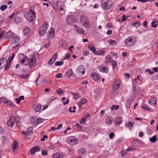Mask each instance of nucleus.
<instances>
[{"instance_id":"nucleus-57","label":"nucleus","mask_w":158,"mask_h":158,"mask_svg":"<svg viewBox=\"0 0 158 158\" xmlns=\"http://www.w3.org/2000/svg\"><path fill=\"white\" fill-rule=\"evenodd\" d=\"M151 25L153 27H156L157 26V24L156 21H153L151 23Z\"/></svg>"},{"instance_id":"nucleus-38","label":"nucleus","mask_w":158,"mask_h":158,"mask_svg":"<svg viewBox=\"0 0 158 158\" xmlns=\"http://www.w3.org/2000/svg\"><path fill=\"white\" fill-rule=\"evenodd\" d=\"M83 26L86 28H89L90 26L89 21L82 24Z\"/></svg>"},{"instance_id":"nucleus-21","label":"nucleus","mask_w":158,"mask_h":158,"mask_svg":"<svg viewBox=\"0 0 158 158\" xmlns=\"http://www.w3.org/2000/svg\"><path fill=\"white\" fill-rule=\"evenodd\" d=\"M12 151L14 152H15L18 146V142L15 140L14 141L12 144Z\"/></svg>"},{"instance_id":"nucleus-13","label":"nucleus","mask_w":158,"mask_h":158,"mask_svg":"<svg viewBox=\"0 0 158 158\" xmlns=\"http://www.w3.org/2000/svg\"><path fill=\"white\" fill-rule=\"evenodd\" d=\"M48 33L49 34L48 38L49 39L53 38L55 35V31L54 29L53 28H51L48 32Z\"/></svg>"},{"instance_id":"nucleus-33","label":"nucleus","mask_w":158,"mask_h":158,"mask_svg":"<svg viewBox=\"0 0 158 158\" xmlns=\"http://www.w3.org/2000/svg\"><path fill=\"white\" fill-rule=\"evenodd\" d=\"M105 51L104 50H99L98 51H96L95 54L97 55H101L103 56L105 53Z\"/></svg>"},{"instance_id":"nucleus-6","label":"nucleus","mask_w":158,"mask_h":158,"mask_svg":"<svg viewBox=\"0 0 158 158\" xmlns=\"http://www.w3.org/2000/svg\"><path fill=\"white\" fill-rule=\"evenodd\" d=\"M23 15L25 19L29 22H31L33 20V16L30 12L25 11L23 13Z\"/></svg>"},{"instance_id":"nucleus-29","label":"nucleus","mask_w":158,"mask_h":158,"mask_svg":"<svg viewBox=\"0 0 158 158\" xmlns=\"http://www.w3.org/2000/svg\"><path fill=\"white\" fill-rule=\"evenodd\" d=\"M90 114H89L85 116H84L80 120V123L81 124H84L85 121V120L87 119L90 116Z\"/></svg>"},{"instance_id":"nucleus-47","label":"nucleus","mask_w":158,"mask_h":158,"mask_svg":"<svg viewBox=\"0 0 158 158\" xmlns=\"http://www.w3.org/2000/svg\"><path fill=\"white\" fill-rule=\"evenodd\" d=\"M30 29L28 27H26L24 30L23 32L24 35H27V33L30 31Z\"/></svg>"},{"instance_id":"nucleus-9","label":"nucleus","mask_w":158,"mask_h":158,"mask_svg":"<svg viewBox=\"0 0 158 158\" xmlns=\"http://www.w3.org/2000/svg\"><path fill=\"white\" fill-rule=\"evenodd\" d=\"M32 124L34 125H37L42 122V119L41 118H33L31 119Z\"/></svg>"},{"instance_id":"nucleus-55","label":"nucleus","mask_w":158,"mask_h":158,"mask_svg":"<svg viewBox=\"0 0 158 158\" xmlns=\"http://www.w3.org/2000/svg\"><path fill=\"white\" fill-rule=\"evenodd\" d=\"M58 56V54L57 53H55L53 56L52 58L55 61L57 59Z\"/></svg>"},{"instance_id":"nucleus-4","label":"nucleus","mask_w":158,"mask_h":158,"mask_svg":"<svg viewBox=\"0 0 158 158\" xmlns=\"http://www.w3.org/2000/svg\"><path fill=\"white\" fill-rule=\"evenodd\" d=\"M67 141L70 144L74 145L78 143V139L75 137L71 136L67 138Z\"/></svg>"},{"instance_id":"nucleus-45","label":"nucleus","mask_w":158,"mask_h":158,"mask_svg":"<svg viewBox=\"0 0 158 158\" xmlns=\"http://www.w3.org/2000/svg\"><path fill=\"white\" fill-rule=\"evenodd\" d=\"M119 106L118 105H112L111 107V109L112 110H116L119 108Z\"/></svg>"},{"instance_id":"nucleus-59","label":"nucleus","mask_w":158,"mask_h":158,"mask_svg":"<svg viewBox=\"0 0 158 158\" xmlns=\"http://www.w3.org/2000/svg\"><path fill=\"white\" fill-rule=\"evenodd\" d=\"M135 149V148L134 147H128L127 148V150H126V151H131L132 150H134Z\"/></svg>"},{"instance_id":"nucleus-44","label":"nucleus","mask_w":158,"mask_h":158,"mask_svg":"<svg viewBox=\"0 0 158 158\" xmlns=\"http://www.w3.org/2000/svg\"><path fill=\"white\" fill-rule=\"evenodd\" d=\"M6 104L8 105H10L13 107H14L15 106V105L11 101H8Z\"/></svg>"},{"instance_id":"nucleus-52","label":"nucleus","mask_w":158,"mask_h":158,"mask_svg":"<svg viewBox=\"0 0 158 158\" xmlns=\"http://www.w3.org/2000/svg\"><path fill=\"white\" fill-rule=\"evenodd\" d=\"M73 95L74 98L76 100L80 97V96L77 93H73Z\"/></svg>"},{"instance_id":"nucleus-7","label":"nucleus","mask_w":158,"mask_h":158,"mask_svg":"<svg viewBox=\"0 0 158 158\" xmlns=\"http://www.w3.org/2000/svg\"><path fill=\"white\" fill-rule=\"evenodd\" d=\"M85 69L83 66L82 65L79 66L77 69V73L79 76H81L83 75L85 73Z\"/></svg>"},{"instance_id":"nucleus-31","label":"nucleus","mask_w":158,"mask_h":158,"mask_svg":"<svg viewBox=\"0 0 158 158\" xmlns=\"http://www.w3.org/2000/svg\"><path fill=\"white\" fill-rule=\"evenodd\" d=\"M59 45L60 47L64 48L65 47L66 42L64 40H61L60 41Z\"/></svg>"},{"instance_id":"nucleus-56","label":"nucleus","mask_w":158,"mask_h":158,"mask_svg":"<svg viewBox=\"0 0 158 158\" xmlns=\"http://www.w3.org/2000/svg\"><path fill=\"white\" fill-rule=\"evenodd\" d=\"M106 122L108 125L111 124L112 122V120L110 118H107L106 120Z\"/></svg>"},{"instance_id":"nucleus-62","label":"nucleus","mask_w":158,"mask_h":158,"mask_svg":"<svg viewBox=\"0 0 158 158\" xmlns=\"http://www.w3.org/2000/svg\"><path fill=\"white\" fill-rule=\"evenodd\" d=\"M56 99V98L54 96H52L51 98L50 99L48 102L49 103H51L54 100Z\"/></svg>"},{"instance_id":"nucleus-1","label":"nucleus","mask_w":158,"mask_h":158,"mask_svg":"<svg viewBox=\"0 0 158 158\" xmlns=\"http://www.w3.org/2000/svg\"><path fill=\"white\" fill-rule=\"evenodd\" d=\"M113 5L112 0H102L101 5L104 10H109L111 8Z\"/></svg>"},{"instance_id":"nucleus-19","label":"nucleus","mask_w":158,"mask_h":158,"mask_svg":"<svg viewBox=\"0 0 158 158\" xmlns=\"http://www.w3.org/2000/svg\"><path fill=\"white\" fill-rule=\"evenodd\" d=\"M92 79L95 81H98L100 80L99 75L95 72L92 74Z\"/></svg>"},{"instance_id":"nucleus-32","label":"nucleus","mask_w":158,"mask_h":158,"mask_svg":"<svg viewBox=\"0 0 158 158\" xmlns=\"http://www.w3.org/2000/svg\"><path fill=\"white\" fill-rule=\"evenodd\" d=\"M125 126L131 130L133 127V123L131 122H129L125 125Z\"/></svg>"},{"instance_id":"nucleus-2","label":"nucleus","mask_w":158,"mask_h":158,"mask_svg":"<svg viewBox=\"0 0 158 158\" xmlns=\"http://www.w3.org/2000/svg\"><path fill=\"white\" fill-rule=\"evenodd\" d=\"M10 66V62L8 63L6 58L2 57L0 59V69H2L5 66L4 70H6L9 68Z\"/></svg>"},{"instance_id":"nucleus-46","label":"nucleus","mask_w":158,"mask_h":158,"mask_svg":"<svg viewBox=\"0 0 158 158\" xmlns=\"http://www.w3.org/2000/svg\"><path fill=\"white\" fill-rule=\"evenodd\" d=\"M140 23L139 21L136 22H133L132 23V25L133 26H138L140 25Z\"/></svg>"},{"instance_id":"nucleus-10","label":"nucleus","mask_w":158,"mask_h":158,"mask_svg":"<svg viewBox=\"0 0 158 158\" xmlns=\"http://www.w3.org/2000/svg\"><path fill=\"white\" fill-rule=\"evenodd\" d=\"M18 58L20 63L22 64L26 62L27 57L25 56L23 54H19L18 56Z\"/></svg>"},{"instance_id":"nucleus-17","label":"nucleus","mask_w":158,"mask_h":158,"mask_svg":"<svg viewBox=\"0 0 158 158\" xmlns=\"http://www.w3.org/2000/svg\"><path fill=\"white\" fill-rule=\"evenodd\" d=\"M61 3V2L60 1H58L56 4V9L58 11H60V10L62 11L64 10V8L62 7Z\"/></svg>"},{"instance_id":"nucleus-8","label":"nucleus","mask_w":158,"mask_h":158,"mask_svg":"<svg viewBox=\"0 0 158 158\" xmlns=\"http://www.w3.org/2000/svg\"><path fill=\"white\" fill-rule=\"evenodd\" d=\"M75 17L73 15L68 16L66 19L67 23L70 24L76 21Z\"/></svg>"},{"instance_id":"nucleus-51","label":"nucleus","mask_w":158,"mask_h":158,"mask_svg":"<svg viewBox=\"0 0 158 158\" xmlns=\"http://www.w3.org/2000/svg\"><path fill=\"white\" fill-rule=\"evenodd\" d=\"M7 8V6L6 5H2L1 6L0 10H1L3 11L5 10Z\"/></svg>"},{"instance_id":"nucleus-37","label":"nucleus","mask_w":158,"mask_h":158,"mask_svg":"<svg viewBox=\"0 0 158 158\" xmlns=\"http://www.w3.org/2000/svg\"><path fill=\"white\" fill-rule=\"evenodd\" d=\"M119 87V85L118 84H114L112 85V88L113 90H115L118 89Z\"/></svg>"},{"instance_id":"nucleus-63","label":"nucleus","mask_w":158,"mask_h":158,"mask_svg":"<svg viewBox=\"0 0 158 158\" xmlns=\"http://www.w3.org/2000/svg\"><path fill=\"white\" fill-rule=\"evenodd\" d=\"M70 57V55L69 54H66L64 56V58L63 60L65 59H69Z\"/></svg>"},{"instance_id":"nucleus-35","label":"nucleus","mask_w":158,"mask_h":158,"mask_svg":"<svg viewBox=\"0 0 158 158\" xmlns=\"http://www.w3.org/2000/svg\"><path fill=\"white\" fill-rule=\"evenodd\" d=\"M27 135H29L33 133V128L32 127L28 128L27 130Z\"/></svg>"},{"instance_id":"nucleus-27","label":"nucleus","mask_w":158,"mask_h":158,"mask_svg":"<svg viewBox=\"0 0 158 158\" xmlns=\"http://www.w3.org/2000/svg\"><path fill=\"white\" fill-rule=\"evenodd\" d=\"M20 40V38L18 36L13 37L11 40L10 43L11 44H15Z\"/></svg>"},{"instance_id":"nucleus-26","label":"nucleus","mask_w":158,"mask_h":158,"mask_svg":"<svg viewBox=\"0 0 158 158\" xmlns=\"http://www.w3.org/2000/svg\"><path fill=\"white\" fill-rule=\"evenodd\" d=\"M75 29L76 31L79 34H82L85 32V31L83 29L80 27L79 26H76Z\"/></svg>"},{"instance_id":"nucleus-14","label":"nucleus","mask_w":158,"mask_h":158,"mask_svg":"<svg viewBox=\"0 0 158 158\" xmlns=\"http://www.w3.org/2000/svg\"><path fill=\"white\" fill-rule=\"evenodd\" d=\"M87 102V99L84 98H82L81 99L80 101L78 104V106L79 107L80 109L82 106L83 105L85 104Z\"/></svg>"},{"instance_id":"nucleus-22","label":"nucleus","mask_w":158,"mask_h":158,"mask_svg":"<svg viewBox=\"0 0 158 158\" xmlns=\"http://www.w3.org/2000/svg\"><path fill=\"white\" fill-rule=\"evenodd\" d=\"M34 107L35 111L39 112L41 109V106L39 103H36L34 105Z\"/></svg>"},{"instance_id":"nucleus-36","label":"nucleus","mask_w":158,"mask_h":158,"mask_svg":"<svg viewBox=\"0 0 158 158\" xmlns=\"http://www.w3.org/2000/svg\"><path fill=\"white\" fill-rule=\"evenodd\" d=\"M132 100L131 99H128L126 102V107L127 108H129L130 107L131 104V103Z\"/></svg>"},{"instance_id":"nucleus-41","label":"nucleus","mask_w":158,"mask_h":158,"mask_svg":"<svg viewBox=\"0 0 158 158\" xmlns=\"http://www.w3.org/2000/svg\"><path fill=\"white\" fill-rule=\"evenodd\" d=\"M48 26V23L46 21H45L43 23L42 26L41 27H43V28H44V29H45L46 30H47Z\"/></svg>"},{"instance_id":"nucleus-60","label":"nucleus","mask_w":158,"mask_h":158,"mask_svg":"<svg viewBox=\"0 0 158 158\" xmlns=\"http://www.w3.org/2000/svg\"><path fill=\"white\" fill-rule=\"evenodd\" d=\"M89 51L87 50H84L83 52V54L85 56L88 55L89 54Z\"/></svg>"},{"instance_id":"nucleus-40","label":"nucleus","mask_w":158,"mask_h":158,"mask_svg":"<svg viewBox=\"0 0 158 158\" xmlns=\"http://www.w3.org/2000/svg\"><path fill=\"white\" fill-rule=\"evenodd\" d=\"M113 69H115L117 67V63L116 61L115 60H113L112 62Z\"/></svg>"},{"instance_id":"nucleus-30","label":"nucleus","mask_w":158,"mask_h":158,"mask_svg":"<svg viewBox=\"0 0 158 158\" xmlns=\"http://www.w3.org/2000/svg\"><path fill=\"white\" fill-rule=\"evenodd\" d=\"M132 144L135 146L138 147L140 146L141 145L140 141L137 140H135L133 141Z\"/></svg>"},{"instance_id":"nucleus-3","label":"nucleus","mask_w":158,"mask_h":158,"mask_svg":"<svg viewBox=\"0 0 158 158\" xmlns=\"http://www.w3.org/2000/svg\"><path fill=\"white\" fill-rule=\"evenodd\" d=\"M36 62V59L34 56H30L26 59L25 65H28L31 68L35 65Z\"/></svg>"},{"instance_id":"nucleus-48","label":"nucleus","mask_w":158,"mask_h":158,"mask_svg":"<svg viewBox=\"0 0 158 158\" xmlns=\"http://www.w3.org/2000/svg\"><path fill=\"white\" fill-rule=\"evenodd\" d=\"M56 92L59 95H61L64 93L63 91L60 89H57L56 90Z\"/></svg>"},{"instance_id":"nucleus-28","label":"nucleus","mask_w":158,"mask_h":158,"mask_svg":"<svg viewBox=\"0 0 158 158\" xmlns=\"http://www.w3.org/2000/svg\"><path fill=\"white\" fill-rule=\"evenodd\" d=\"M78 153L80 155H84L86 153V150L84 148H81L78 150Z\"/></svg>"},{"instance_id":"nucleus-18","label":"nucleus","mask_w":158,"mask_h":158,"mask_svg":"<svg viewBox=\"0 0 158 158\" xmlns=\"http://www.w3.org/2000/svg\"><path fill=\"white\" fill-rule=\"evenodd\" d=\"M47 30L44 29L43 27H40L39 28V33L41 36H44L46 33Z\"/></svg>"},{"instance_id":"nucleus-20","label":"nucleus","mask_w":158,"mask_h":158,"mask_svg":"<svg viewBox=\"0 0 158 158\" xmlns=\"http://www.w3.org/2000/svg\"><path fill=\"white\" fill-rule=\"evenodd\" d=\"M74 73L71 69H69L66 73L65 76L68 78H70L73 75Z\"/></svg>"},{"instance_id":"nucleus-61","label":"nucleus","mask_w":158,"mask_h":158,"mask_svg":"<svg viewBox=\"0 0 158 158\" xmlns=\"http://www.w3.org/2000/svg\"><path fill=\"white\" fill-rule=\"evenodd\" d=\"M48 154V152L47 151H46L45 150H43L42 151V155L43 156H46Z\"/></svg>"},{"instance_id":"nucleus-15","label":"nucleus","mask_w":158,"mask_h":158,"mask_svg":"<svg viewBox=\"0 0 158 158\" xmlns=\"http://www.w3.org/2000/svg\"><path fill=\"white\" fill-rule=\"evenodd\" d=\"M13 117L12 116H10L7 123V124L10 127H13L14 124V121L13 120Z\"/></svg>"},{"instance_id":"nucleus-54","label":"nucleus","mask_w":158,"mask_h":158,"mask_svg":"<svg viewBox=\"0 0 158 158\" xmlns=\"http://www.w3.org/2000/svg\"><path fill=\"white\" fill-rule=\"evenodd\" d=\"M76 107L75 106L73 107V108L74 109V110H71V109H72V107H70L69 109V111L71 113H75L76 112V111L75 109H76Z\"/></svg>"},{"instance_id":"nucleus-5","label":"nucleus","mask_w":158,"mask_h":158,"mask_svg":"<svg viewBox=\"0 0 158 158\" xmlns=\"http://www.w3.org/2000/svg\"><path fill=\"white\" fill-rule=\"evenodd\" d=\"M134 37L131 36L128 37L125 40V44L128 46H132L135 43V42L133 40Z\"/></svg>"},{"instance_id":"nucleus-58","label":"nucleus","mask_w":158,"mask_h":158,"mask_svg":"<svg viewBox=\"0 0 158 158\" xmlns=\"http://www.w3.org/2000/svg\"><path fill=\"white\" fill-rule=\"evenodd\" d=\"M1 100L3 102L6 103L8 101L7 99L4 97H2L1 98Z\"/></svg>"},{"instance_id":"nucleus-16","label":"nucleus","mask_w":158,"mask_h":158,"mask_svg":"<svg viewBox=\"0 0 158 158\" xmlns=\"http://www.w3.org/2000/svg\"><path fill=\"white\" fill-rule=\"evenodd\" d=\"M123 120L122 118L121 117H117L114 120V124L116 126H118L122 123Z\"/></svg>"},{"instance_id":"nucleus-43","label":"nucleus","mask_w":158,"mask_h":158,"mask_svg":"<svg viewBox=\"0 0 158 158\" xmlns=\"http://www.w3.org/2000/svg\"><path fill=\"white\" fill-rule=\"evenodd\" d=\"M63 61H57L55 63V65L56 66L62 65L63 64Z\"/></svg>"},{"instance_id":"nucleus-25","label":"nucleus","mask_w":158,"mask_h":158,"mask_svg":"<svg viewBox=\"0 0 158 158\" xmlns=\"http://www.w3.org/2000/svg\"><path fill=\"white\" fill-rule=\"evenodd\" d=\"M53 156L54 158H63L64 155L61 152H58L54 154Z\"/></svg>"},{"instance_id":"nucleus-42","label":"nucleus","mask_w":158,"mask_h":158,"mask_svg":"<svg viewBox=\"0 0 158 158\" xmlns=\"http://www.w3.org/2000/svg\"><path fill=\"white\" fill-rule=\"evenodd\" d=\"M150 141L152 142H154L157 140V137L156 136L154 135L152 138H149Z\"/></svg>"},{"instance_id":"nucleus-50","label":"nucleus","mask_w":158,"mask_h":158,"mask_svg":"<svg viewBox=\"0 0 158 158\" xmlns=\"http://www.w3.org/2000/svg\"><path fill=\"white\" fill-rule=\"evenodd\" d=\"M1 139V140H2V141L3 143L4 144V143H6V141H7V139H6V138L5 136H2V137Z\"/></svg>"},{"instance_id":"nucleus-24","label":"nucleus","mask_w":158,"mask_h":158,"mask_svg":"<svg viewBox=\"0 0 158 158\" xmlns=\"http://www.w3.org/2000/svg\"><path fill=\"white\" fill-rule=\"evenodd\" d=\"M156 102V99L155 97L151 98L149 101V104L151 106H154Z\"/></svg>"},{"instance_id":"nucleus-49","label":"nucleus","mask_w":158,"mask_h":158,"mask_svg":"<svg viewBox=\"0 0 158 158\" xmlns=\"http://www.w3.org/2000/svg\"><path fill=\"white\" fill-rule=\"evenodd\" d=\"M14 21L16 23H19L21 21V19L19 17H16L14 19Z\"/></svg>"},{"instance_id":"nucleus-39","label":"nucleus","mask_w":158,"mask_h":158,"mask_svg":"<svg viewBox=\"0 0 158 158\" xmlns=\"http://www.w3.org/2000/svg\"><path fill=\"white\" fill-rule=\"evenodd\" d=\"M108 42L110 44H112L113 46L117 44V43L116 40H109Z\"/></svg>"},{"instance_id":"nucleus-64","label":"nucleus","mask_w":158,"mask_h":158,"mask_svg":"<svg viewBox=\"0 0 158 158\" xmlns=\"http://www.w3.org/2000/svg\"><path fill=\"white\" fill-rule=\"evenodd\" d=\"M30 13L32 14V16L35 18L36 16L35 13L32 10H30Z\"/></svg>"},{"instance_id":"nucleus-34","label":"nucleus","mask_w":158,"mask_h":158,"mask_svg":"<svg viewBox=\"0 0 158 158\" xmlns=\"http://www.w3.org/2000/svg\"><path fill=\"white\" fill-rule=\"evenodd\" d=\"M89 49L93 52L95 54L96 52L95 47L92 44H89L88 46Z\"/></svg>"},{"instance_id":"nucleus-23","label":"nucleus","mask_w":158,"mask_h":158,"mask_svg":"<svg viewBox=\"0 0 158 158\" xmlns=\"http://www.w3.org/2000/svg\"><path fill=\"white\" fill-rule=\"evenodd\" d=\"M99 71L102 72L107 73L108 71V68L106 66H101L99 67Z\"/></svg>"},{"instance_id":"nucleus-12","label":"nucleus","mask_w":158,"mask_h":158,"mask_svg":"<svg viewBox=\"0 0 158 158\" xmlns=\"http://www.w3.org/2000/svg\"><path fill=\"white\" fill-rule=\"evenodd\" d=\"M41 148L37 146H35L31 148L30 152L31 155H33L36 152L40 151Z\"/></svg>"},{"instance_id":"nucleus-11","label":"nucleus","mask_w":158,"mask_h":158,"mask_svg":"<svg viewBox=\"0 0 158 158\" xmlns=\"http://www.w3.org/2000/svg\"><path fill=\"white\" fill-rule=\"evenodd\" d=\"M89 19L88 16L84 15H81L80 17V21L81 24L89 21Z\"/></svg>"},{"instance_id":"nucleus-53","label":"nucleus","mask_w":158,"mask_h":158,"mask_svg":"<svg viewBox=\"0 0 158 158\" xmlns=\"http://www.w3.org/2000/svg\"><path fill=\"white\" fill-rule=\"evenodd\" d=\"M55 61L52 58H51L48 61V64L49 65H51Z\"/></svg>"}]
</instances>
